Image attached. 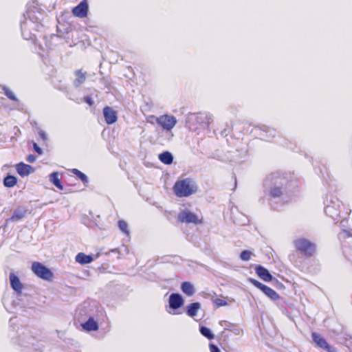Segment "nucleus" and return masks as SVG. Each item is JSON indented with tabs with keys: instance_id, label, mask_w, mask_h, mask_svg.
Returning <instances> with one entry per match:
<instances>
[{
	"instance_id": "nucleus-26",
	"label": "nucleus",
	"mask_w": 352,
	"mask_h": 352,
	"mask_svg": "<svg viewBox=\"0 0 352 352\" xmlns=\"http://www.w3.org/2000/svg\"><path fill=\"white\" fill-rule=\"evenodd\" d=\"M71 171L72 173L76 175L82 182L84 184L88 183L87 177L83 173H82L81 171L76 168H73Z\"/></svg>"
},
{
	"instance_id": "nucleus-33",
	"label": "nucleus",
	"mask_w": 352,
	"mask_h": 352,
	"mask_svg": "<svg viewBox=\"0 0 352 352\" xmlns=\"http://www.w3.org/2000/svg\"><path fill=\"white\" fill-rule=\"evenodd\" d=\"M84 101L86 103H87L89 106H92L94 104V101L92 98L89 96L84 97Z\"/></svg>"
},
{
	"instance_id": "nucleus-17",
	"label": "nucleus",
	"mask_w": 352,
	"mask_h": 352,
	"mask_svg": "<svg viewBox=\"0 0 352 352\" xmlns=\"http://www.w3.org/2000/svg\"><path fill=\"white\" fill-rule=\"evenodd\" d=\"M81 325L83 329L87 331H97L99 328L98 322L92 317H90L87 321Z\"/></svg>"
},
{
	"instance_id": "nucleus-24",
	"label": "nucleus",
	"mask_w": 352,
	"mask_h": 352,
	"mask_svg": "<svg viewBox=\"0 0 352 352\" xmlns=\"http://www.w3.org/2000/svg\"><path fill=\"white\" fill-rule=\"evenodd\" d=\"M17 183V179L13 175H8L3 179V185L8 188L14 186Z\"/></svg>"
},
{
	"instance_id": "nucleus-31",
	"label": "nucleus",
	"mask_w": 352,
	"mask_h": 352,
	"mask_svg": "<svg viewBox=\"0 0 352 352\" xmlns=\"http://www.w3.org/2000/svg\"><path fill=\"white\" fill-rule=\"evenodd\" d=\"M252 252L249 250H243L240 254V258L242 261H248L250 259Z\"/></svg>"
},
{
	"instance_id": "nucleus-10",
	"label": "nucleus",
	"mask_w": 352,
	"mask_h": 352,
	"mask_svg": "<svg viewBox=\"0 0 352 352\" xmlns=\"http://www.w3.org/2000/svg\"><path fill=\"white\" fill-rule=\"evenodd\" d=\"M103 116L107 124H112L117 122L118 112L111 107L106 106L104 107Z\"/></svg>"
},
{
	"instance_id": "nucleus-19",
	"label": "nucleus",
	"mask_w": 352,
	"mask_h": 352,
	"mask_svg": "<svg viewBox=\"0 0 352 352\" xmlns=\"http://www.w3.org/2000/svg\"><path fill=\"white\" fill-rule=\"evenodd\" d=\"M201 309L199 302H192L186 307V314L190 317H195L197 316L198 311Z\"/></svg>"
},
{
	"instance_id": "nucleus-8",
	"label": "nucleus",
	"mask_w": 352,
	"mask_h": 352,
	"mask_svg": "<svg viewBox=\"0 0 352 352\" xmlns=\"http://www.w3.org/2000/svg\"><path fill=\"white\" fill-rule=\"evenodd\" d=\"M311 337L318 347L324 349L327 352H336V349L331 346L320 335L314 332L311 334Z\"/></svg>"
},
{
	"instance_id": "nucleus-29",
	"label": "nucleus",
	"mask_w": 352,
	"mask_h": 352,
	"mask_svg": "<svg viewBox=\"0 0 352 352\" xmlns=\"http://www.w3.org/2000/svg\"><path fill=\"white\" fill-rule=\"evenodd\" d=\"M212 302L217 307H223L228 305V302L226 300L219 298L213 299Z\"/></svg>"
},
{
	"instance_id": "nucleus-35",
	"label": "nucleus",
	"mask_w": 352,
	"mask_h": 352,
	"mask_svg": "<svg viewBox=\"0 0 352 352\" xmlns=\"http://www.w3.org/2000/svg\"><path fill=\"white\" fill-rule=\"evenodd\" d=\"M27 160L28 162L32 163L35 161V157L32 155H30L28 157Z\"/></svg>"
},
{
	"instance_id": "nucleus-16",
	"label": "nucleus",
	"mask_w": 352,
	"mask_h": 352,
	"mask_svg": "<svg viewBox=\"0 0 352 352\" xmlns=\"http://www.w3.org/2000/svg\"><path fill=\"white\" fill-rule=\"evenodd\" d=\"M225 322V327L224 329L221 331V334H225L227 332H232L234 335H239L241 333V329L239 328V327L236 324H232L230 322H228L226 321H223Z\"/></svg>"
},
{
	"instance_id": "nucleus-11",
	"label": "nucleus",
	"mask_w": 352,
	"mask_h": 352,
	"mask_svg": "<svg viewBox=\"0 0 352 352\" xmlns=\"http://www.w3.org/2000/svg\"><path fill=\"white\" fill-rule=\"evenodd\" d=\"M184 299L179 294H171L169 296V306L173 309H177L184 305Z\"/></svg>"
},
{
	"instance_id": "nucleus-9",
	"label": "nucleus",
	"mask_w": 352,
	"mask_h": 352,
	"mask_svg": "<svg viewBox=\"0 0 352 352\" xmlns=\"http://www.w3.org/2000/svg\"><path fill=\"white\" fill-rule=\"evenodd\" d=\"M89 7L87 0H82L78 6L72 10V14L78 18H85L87 16Z\"/></svg>"
},
{
	"instance_id": "nucleus-36",
	"label": "nucleus",
	"mask_w": 352,
	"mask_h": 352,
	"mask_svg": "<svg viewBox=\"0 0 352 352\" xmlns=\"http://www.w3.org/2000/svg\"><path fill=\"white\" fill-rule=\"evenodd\" d=\"M39 133L40 137H41L43 140H45L47 139L46 135H45V132H44V131H39V133Z\"/></svg>"
},
{
	"instance_id": "nucleus-30",
	"label": "nucleus",
	"mask_w": 352,
	"mask_h": 352,
	"mask_svg": "<svg viewBox=\"0 0 352 352\" xmlns=\"http://www.w3.org/2000/svg\"><path fill=\"white\" fill-rule=\"evenodd\" d=\"M5 95L12 101H17L16 97L14 96V94L8 88L5 87L3 89Z\"/></svg>"
},
{
	"instance_id": "nucleus-12",
	"label": "nucleus",
	"mask_w": 352,
	"mask_h": 352,
	"mask_svg": "<svg viewBox=\"0 0 352 352\" xmlns=\"http://www.w3.org/2000/svg\"><path fill=\"white\" fill-rule=\"evenodd\" d=\"M9 278L11 287L18 294H21L23 285L20 281L19 278L14 273L11 272Z\"/></svg>"
},
{
	"instance_id": "nucleus-21",
	"label": "nucleus",
	"mask_w": 352,
	"mask_h": 352,
	"mask_svg": "<svg viewBox=\"0 0 352 352\" xmlns=\"http://www.w3.org/2000/svg\"><path fill=\"white\" fill-rule=\"evenodd\" d=\"M50 181L59 190H63V186L60 182V179L59 178V173L58 172H54L50 174Z\"/></svg>"
},
{
	"instance_id": "nucleus-18",
	"label": "nucleus",
	"mask_w": 352,
	"mask_h": 352,
	"mask_svg": "<svg viewBox=\"0 0 352 352\" xmlns=\"http://www.w3.org/2000/svg\"><path fill=\"white\" fill-rule=\"evenodd\" d=\"M75 261L80 265H85L91 263L94 261V258L91 255L80 252L76 256Z\"/></svg>"
},
{
	"instance_id": "nucleus-15",
	"label": "nucleus",
	"mask_w": 352,
	"mask_h": 352,
	"mask_svg": "<svg viewBox=\"0 0 352 352\" xmlns=\"http://www.w3.org/2000/svg\"><path fill=\"white\" fill-rule=\"evenodd\" d=\"M76 78L74 79L73 84L76 87H80L82 85L87 78V73L83 72L82 69H78L74 72Z\"/></svg>"
},
{
	"instance_id": "nucleus-32",
	"label": "nucleus",
	"mask_w": 352,
	"mask_h": 352,
	"mask_svg": "<svg viewBox=\"0 0 352 352\" xmlns=\"http://www.w3.org/2000/svg\"><path fill=\"white\" fill-rule=\"evenodd\" d=\"M209 349L210 352H221L219 349L213 343L209 344Z\"/></svg>"
},
{
	"instance_id": "nucleus-20",
	"label": "nucleus",
	"mask_w": 352,
	"mask_h": 352,
	"mask_svg": "<svg viewBox=\"0 0 352 352\" xmlns=\"http://www.w3.org/2000/svg\"><path fill=\"white\" fill-rule=\"evenodd\" d=\"M181 289L188 296H192L195 294L194 287L190 282H183L181 285Z\"/></svg>"
},
{
	"instance_id": "nucleus-25",
	"label": "nucleus",
	"mask_w": 352,
	"mask_h": 352,
	"mask_svg": "<svg viewBox=\"0 0 352 352\" xmlns=\"http://www.w3.org/2000/svg\"><path fill=\"white\" fill-rule=\"evenodd\" d=\"M199 332L203 336H204L209 340H211L214 338V335L212 333L211 330L205 326L199 327Z\"/></svg>"
},
{
	"instance_id": "nucleus-2",
	"label": "nucleus",
	"mask_w": 352,
	"mask_h": 352,
	"mask_svg": "<svg viewBox=\"0 0 352 352\" xmlns=\"http://www.w3.org/2000/svg\"><path fill=\"white\" fill-rule=\"evenodd\" d=\"M186 126L190 131L199 133L209 125V118L204 113H193L188 116Z\"/></svg>"
},
{
	"instance_id": "nucleus-7",
	"label": "nucleus",
	"mask_w": 352,
	"mask_h": 352,
	"mask_svg": "<svg viewBox=\"0 0 352 352\" xmlns=\"http://www.w3.org/2000/svg\"><path fill=\"white\" fill-rule=\"evenodd\" d=\"M249 281L256 288L261 290L270 299L276 300L280 298V295L272 288L260 283L258 280L254 278H250Z\"/></svg>"
},
{
	"instance_id": "nucleus-22",
	"label": "nucleus",
	"mask_w": 352,
	"mask_h": 352,
	"mask_svg": "<svg viewBox=\"0 0 352 352\" xmlns=\"http://www.w3.org/2000/svg\"><path fill=\"white\" fill-rule=\"evenodd\" d=\"M159 160L164 164H170L173 161V157L170 152L164 151L159 155Z\"/></svg>"
},
{
	"instance_id": "nucleus-5",
	"label": "nucleus",
	"mask_w": 352,
	"mask_h": 352,
	"mask_svg": "<svg viewBox=\"0 0 352 352\" xmlns=\"http://www.w3.org/2000/svg\"><path fill=\"white\" fill-rule=\"evenodd\" d=\"M31 269L33 273L41 279L51 281L54 278L53 272L40 262H33Z\"/></svg>"
},
{
	"instance_id": "nucleus-34",
	"label": "nucleus",
	"mask_w": 352,
	"mask_h": 352,
	"mask_svg": "<svg viewBox=\"0 0 352 352\" xmlns=\"http://www.w3.org/2000/svg\"><path fill=\"white\" fill-rule=\"evenodd\" d=\"M33 147H34V151L39 155H41L42 153V150L41 148L36 144V143H34L33 144Z\"/></svg>"
},
{
	"instance_id": "nucleus-14",
	"label": "nucleus",
	"mask_w": 352,
	"mask_h": 352,
	"mask_svg": "<svg viewBox=\"0 0 352 352\" xmlns=\"http://www.w3.org/2000/svg\"><path fill=\"white\" fill-rule=\"evenodd\" d=\"M255 272L258 276L265 282H270L272 280V276L269 271L261 265H256Z\"/></svg>"
},
{
	"instance_id": "nucleus-23",
	"label": "nucleus",
	"mask_w": 352,
	"mask_h": 352,
	"mask_svg": "<svg viewBox=\"0 0 352 352\" xmlns=\"http://www.w3.org/2000/svg\"><path fill=\"white\" fill-rule=\"evenodd\" d=\"M284 190L282 187L273 186L269 191V195L272 198H279L283 195Z\"/></svg>"
},
{
	"instance_id": "nucleus-4",
	"label": "nucleus",
	"mask_w": 352,
	"mask_h": 352,
	"mask_svg": "<svg viewBox=\"0 0 352 352\" xmlns=\"http://www.w3.org/2000/svg\"><path fill=\"white\" fill-rule=\"evenodd\" d=\"M154 120L155 122L164 130L166 131H171L172 129L177 124V118L172 115L164 114L159 117H156L155 116H149L148 118V121L151 124L153 122L150 120Z\"/></svg>"
},
{
	"instance_id": "nucleus-6",
	"label": "nucleus",
	"mask_w": 352,
	"mask_h": 352,
	"mask_svg": "<svg viewBox=\"0 0 352 352\" xmlns=\"http://www.w3.org/2000/svg\"><path fill=\"white\" fill-rule=\"evenodd\" d=\"M178 223H185L186 224L192 223L195 225L201 224L203 223V218H199L196 214L186 210L180 212L177 217Z\"/></svg>"
},
{
	"instance_id": "nucleus-1",
	"label": "nucleus",
	"mask_w": 352,
	"mask_h": 352,
	"mask_svg": "<svg viewBox=\"0 0 352 352\" xmlns=\"http://www.w3.org/2000/svg\"><path fill=\"white\" fill-rule=\"evenodd\" d=\"M173 190L177 197H188L197 192L198 186L192 179L185 178L177 180Z\"/></svg>"
},
{
	"instance_id": "nucleus-13",
	"label": "nucleus",
	"mask_w": 352,
	"mask_h": 352,
	"mask_svg": "<svg viewBox=\"0 0 352 352\" xmlns=\"http://www.w3.org/2000/svg\"><path fill=\"white\" fill-rule=\"evenodd\" d=\"M15 168L17 173L21 177L27 176L34 170L32 166L23 162L16 164Z\"/></svg>"
},
{
	"instance_id": "nucleus-27",
	"label": "nucleus",
	"mask_w": 352,
	"mask_h": 352,
	"mask_svg": "<svg viewBox=\"0 0 352 352\" xmlns=\"http://www.w3.org/2000/svg\"><path fill=\"white\" fill-rule=\"evenodd\" d=\"M25 215V210H16L15 211H14L12 217H11V220L12 221H19L21 219H23Z\"/></svg>"
},
{
	"instance_id": "nucleus-28",
	"label": "nucleus",
	"mask_w": 352,
	"mask_h": 352,
	"mask_svg": "<svg viewBox=\"0 0 352 352\" xmlns=\"http://www.w3.org/2000/svg\"><path fill=\"white\" fill-rule=\"evenodd\" d=\"M118 227L120 230L124 233L126 235L129 234V231L128 229V224L124 220H120L118 221Z\"/></svg>"
},
{
	"instance_id": "nucleus-3",
	"label": "nucleus",
	"mask_w": 352,
	"mask_h": 352,
	"mask_svg": "<svg viewBox=\"0 0 352 352\" xmlns=\"http://www.w3.org/2000/svg\"><path fill=\"white\" fill-rule=\"evenodd\" d=\"M294 245L296 252L304 258H311L316 253V244L309 239L300 237L294 241Z\"/></svg>"
}]
</instances>
